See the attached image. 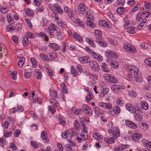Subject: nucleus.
I'll return each instance as SVG.
<instances>
[{"mask_svg": "<svg viewBox=\"0 0 151 151\" xmlns=\"http://www.w3.org/2000/svg\"><path fill=\"white\" fill-rule=\"evenodd\" d=\"M12 134V132H11L5 131L4 134V137H7L11 135Z\"/></svg>", "mask_w": 151, "mask_h": 151, "instance_id": "49", "label": "nucleus"}, {"mask_svg": "<svg viewBox=\"0 0 151 151\" xmlns=\"http://www.w3.org/2000/svg\"><path fill=\"white\" fill-rule=\"evenodd\" d=\"M89 67L94 71H98L99 69L97 63L94 61H91L89 64Z\"/></svg>", "mask_w": 151, "mask_h": 151, "instance_id": "2", "label": "nucleus"}, {"mask_svg": "<svg viewBox=\"0 0 151 151\" xmlns=\"http://www.w3.org/2000/svg\"><path fill=\"white\" fill-rule=\"evenodd\" d=\"M21 132L19 130L17 129L15 130L14 132V136L17 137L20 134Z\"/></svg>", "mask_w": 151, "mask_h": 151, "instance_id": "56", "label": "nucleus"}, {"mask_svg": "<svg viewBox=\"0 0 151 151\" xmlns=\"http://www.w3.org/2000/svg\"><path fill=\"white\" fill-rule=\"evenodd\" d=\"M18 37L14 35L12 38L13 41L15 43H17L18 42Z\"/></svg>", "mask_w": 151, "mask_h": 151, "instance_id": "58", "label": "nucleus"}, {"mask_svg": "<svg viewBox=\"0 0 151 151\" xmlns=\"http://www.w3.org/2000/svg\"><path fill=\"white\" fill-rule=\"evenodd\" d=\"M105 54L109 58L114 59L117 58V55L116 53L113 51L110 52L106 51L105 52Z\"/></svg>", "mask_w": 151, "mask_h": 151, "instance_id": "5", "label": "nucleus"}, {"mask_svg": "<svg viewBox=\"0 0 151 151\" xmlns=\"http://www.w3.org/2000/svg\"><path fill=\"white\" fill-rule=\"evenodd\" d=\"M86 42L92 47H96V45L94 44L93 40H90V38H86Z\"/></svg>", "mask_w": 151, "mask_h": 151, "instance_id": "27", "label": "nucleus"}, {"mask_svg": "<svg viewBox=\"0 0 151 151\" xmlns=\"http://www.w3.org/2000/svg\"><path fill=\"white\" fill-rule=\"evenodd\" d=\"M105 104L104 108H106L107 109H109L111 108L112 105L111 104L105 103Z\"/></svg>", "mask_w": 151, "mask_h": 151, "instance_id": "63", "label": "nucleus"}, {"mask_svg": "<svg viewBox=\"0 0 151 151\" xmlns=\"http://www.w3.org/2000/svg\"><path fill=\"white\" fill-rule=\"evenodd\" d=\"M107 62L109 64H110V65L113 67L115 69L117 68L119 66V63L116 60H110L107 59Z\"/></svg>", "mask_w": 151, "mask_h": 151, "instance_id": "6", "label": "nucleus"}, {"mask_svg": "<svg viewBox=\"0 0 151 151\" xmlns=\"http://www.w3.org/2000/svg\"><path fill=\"white\" fill-rule=\"evenodd\" d=\"M40 57L45 61L50 60V58H48V56L45 55L43 53H41L40 54Z\"/></svg>", "mask_w": 151, "mask_h": 151, "instance_id": "23", "label": "nucleus"}, {"mask_svg": "<svg viewBox=\"0 0 151 151\" xmlns=\"http://www.w3.org/2000/svg\"><path fill=\"white\" fill-rule=\"evenodd\" d=\"M28 38V37L25 36L22 40V43L23 45L24 46H26L29 44Z\"/></svg>", "mask_w": 151, "mask_h": 151, "instance_id": "34", "label": "nucleus"}, {"mask_svg": "<svg viewBox=\"0 0 151 151\" xmlns=\"http://www.w3.org/2000/svg\"><path fill=\"white\" fill-rule=\"evenodd\" d=\"M147 21V20L146 19H143L142 22L138 26V27L139 29H140L141 27H143L144 26V24L146 23Z\"/></svg>", "mask_w": 151, "mask_h": 151, "instance_id": "44", "label": "nucleus"}, {"mask_svg": "<svg viewBox=\"0 0 151 151\" xmlns=\"http://www.w3.org/2000/svg\"><path fill=\"white\" fill-rule=\"evenodd\" d=\"M8 21L10 24H13L14 19L11 17L10 14H8L7 15Z\"/></svg>", "mask_w": 151, "mask_h": 151, "instance_id": "35", "label": "nucleus"}, {"mask_svg": "<svg viewBox=\"0 0 151 151\" xmlns=\"http://www.w3.org/2000/svg\"><path fill=\"white\" fill-rule=\"evenodd\" d=\"M135 27H130L127 29V32L129 33L132 34L135 33Z\"/></svg>", "mask_w": 151, "mask_h": 151, "instance_id": "43", "label": "nucleus"}, {"mask_svg": "<svg viewBox=\"0 0 151 151\" xmlns=\"http://www.w3.org/2000/svg\"><path fill=\"white\" fill-rule=\"evenodd\" d=\"M74 124L76 127L75 129H77L78 128H79V122L77 120H76L74 121Z\"/></svg>", "mask_w": 151, "mask_h": 151, "instance_id": "61", "label": "nucleus"}, {"mask_svg": "<svg viewBox=\"0 0 151 151\" xmlns=\"http://www.w3.org/2000/svg\"><path fill=\"white\" fill-rule=\"evenodd\" d=\"M127 51L131 53L134 52H135V49L134 47H132V46L130 47L128 49Z\"/></svg>", "mask_w": 151, "mask_h": 151, "instance_id": "54", "label": "nucleus"}, {"mask_svg": "<svg viewBox=\"0 0 151 151\" xmlns=\"http://www.w3.org/2000/svg\"><path fill=\"white\" fill-rule=\"evenodd\" d=\"M109 89L108 88H103V91L101 93V95H100V96L102 97L104 96L105 95V94H106L108 93L109 91Z\"/></svg>", "mask_w": 151, "mask_h": 151, "instance_id": "38", "label": "nucleus"}, {"mask_svg": "<svg viewBox=\"0 0 151 151\" xmlns=\"http://www.w3.org/2000/svg\"><path fill=\"white\" fill-rule=\"evenodd\" d=\"M50 102L55 107H58L59 106V104L57 102L55 98L50 99Z\"/></svg>", "mask_w": 151, "mask_h": 151, "instance_id": "22", "label": "nucleus"}, {"mask_svg": "<svg viewBox=\"0 0 151 151\" xmlns=\"http://www.w3.org/2000/svg\"><path fill=\"white\" fill-rule=\"evenodd\" d=\"M76 68L78 70V73L79 72L80 73L82 71L81 66L80 65H76Z\"/></svg>", "mask_w": 151, "mask_h": 151, "instance_id": "57", "label": "nucleus"}, {"mask_svg": "<svg viewBox=\"0 0 151 151\" xmlns=\"http://www.w3.org/2000/svg\"><path fill=\"white\" fill-rule=\"evenodd\" d=\"M139 126L140 128L144 130H147L148 127L147 124L146 123H139Z\"/></svg>", "mask_w": 151, "mask_h": 151, "instance_id": "25", "label": "nucleus"}, {"mask_svg": "<svg viewBox=\"0 0 151 151\" xmlns=\"http://www.w3.org/2000/svg\"><path fill=\"white\" fill-rule=\"evenodd\" d=\"M124 48L127 50L130 47L132 46V45L129 43H125L123 45Z\"/></svg>", "mask_w": 151, "mask_h": 151, "instance_id": "55", "label": "nucleus"}, {"mask_svg": "<svg viewBox=\"0 0 151 151\" xmlns=\"http://www.w3.org/2000/svg\"><path fill=\"white\" fill-rule=\"evenodd\" d=\"M127 109L131 113H134L136 110L134 106L130 104H127L126 105Z\"/></svg>", "mask_w": 151, "mask_h": 151, "instance_id": "11", "label": "nucleus"}, {"mask_svg": "<svg viewBox=\"0 0 151 151\" xmlns=\"http://www.w3.org/2000/svg\"><path fill=\"white\" fill-rule=\"evenodd\" d=\"M142 137V135L141 134L139 133L134 134H133L132 136V138L135 141L138 140L139 139H141Z\"/></svg>", "mask_w": 151, "mask_h": 151, "instance_id": "20", "label": "nucleus"}, {"mask_svg": "<svg viewBox=\"0 0 151 151\" xmlns=\"http://www.w3.org/2000/svg\"><path fill=\"white\" fill-rule=\"evenodd\" d=\"M94 33L96 37H101V32L99 30H96L94 31Z\"/></svg>", "mask_w": 151, "mask_h": 151, "instance_id": "42", "label": "nucleus"}, {"mask_svg": "<svg viewBox=\"0 0 151 151\" xmlns=\"http://www.w3.org/2000/svg\"><path fill=\"white\" fill-rule=\"evenodd\" d=\"M30 61L32 64L33 67L35 68L37 67L36 63L37 61L35 58H30Z\"/></svg>", "mask_w": 151, "mask_h": 151, "instance_id": "36", "label": "nucleus"}, {"mask_svg": "<svg viewBox=\"0 0 151 151\" xmlns=\"http://www.w3.org/2000/svg\"><path fill=\"white\" fill-rule=\"evenodd\" d=\"M49 46L55 51L59 50L60 48L59 46L56 43H50L49 45Z\"/></svg>", "mask_w": 151, "mask_h": 151, "instance_id": "10", "label": "nucleus"}, {"mask_svg": "<svg viewBox=\"0 0 151 151\" xmlns=\"http://www.w3.org/2000/svg\"><path fill=\"white\" fill-rule=\"evenodd\" d=\"M29 71L28 70H26L25 71L24 73V76L25 77L27 78H29L32 75V72L31 69H29Z\"/></svg>", "mask_w": 151, "mask_h": 151, "instance_id": "18", "label": "nucleus"}, {"mask_svg": "<svg viewBox=\"0 0 151 151\" xmlns=\"http://www.w3.org/2000/svg\"><path fill=\"white\" fill-rule=\"evenodd\" d=\"M57 36L58 38L60 40H62L63 39V37L61 32L59 31L57 32Z\"/></svg>", "mask_w": 151, "mask_h": 151, "instance_id": "50", "label": "nucleus"}, {"mask_svg": "<svg viewBox=\"0 0 151 151\" xmlns=\"http://www.w3.org/2000/svg\"><path fill=\"white\" fill-rule=\"evenodd\" d=\"M144 144L147 147L149 148L151 147V141H148L147 140H145Z\"/></svg>", "mask_w": 151, "mask_h": 151, "instance_id": "41", "label": "nucleus"}, {"mask_svg": "<svg viewBox=\"0 0 151 151\" xmlns=\"http://www.w3.org/2000/svg\"><path fill=\"white\" fill-rule=\"evenodd\" d=\"M91 54L92 55L93 57L96 60L99 61H101L102 60V57L99 54L96 53V52H91Z\"/></svg>", "mask_w": 151, "mask_h": 151, "instance_id": "12", "label": "nucleus"}, {"mask_svg": "<svg viewBox=\"0 0 151 151\" xmlns=\"http://www.w3.org/2000/svg\"><path fill=\"white\" fill-rule=\"evenodd\" d=\"M109 81L111 83H116L117 81V79L114 76L111 75Z\"/></svg>", "mask_w": 151, "mask_h": 151, "instance_id": "39", "label": "nucleus"}, {"mask_svg": "<svg viewBox=\"0 0 151 151\" xmlns=\"http://www.w3.org/2000/svg\"><path fill=\"white\" fill-rule=\"evenodd\" d=\"M142 15V14L139 12L137 15L136 17V20L138 21H140L142 18L140 17Z\"/></svg>", "mask_w": 151, "mask_h": 151, "instance_id": "62", "label": "nucleus"}, {"mask_svg": "<svg viewBox=\"0 0 151 151\" xmlns=\"http://www.w3.org/2000/svg\"><path fill=\"white\" fill-rule=\"evenodd\" d=\"M86 7L85 5L81 3L78 6V11L81 13L84 14L86 11Z\"/></svg>", "mask_w": 151, "mask_h": 151, "instance_id": "7", "label": "nucleus"}, {"mask_svg": "<svg viewBox=\"0 0 151 151\" xmlns=\"http://www.w3.org/2000/svg\"><path fill=\"white\" fill-rule=\"evenodd\" d=\"M70 69L72 75L74 77L76 76L77 73L74 67L73 66H71L70 67Z\"/></svg>", "mask_w": 151, "mask_h": 151, "instance_id": "32", "label": "nucleus"}, {"mask_svg": "<svg viewBox=\"0 0 151 151\" xmlns=\"http://www.w3.org/2000/svg\"><path fill=\"white\" fill-rule=\"evenodd\" d=\"M53 7L57 10L58 13L62 14L63 12V9L60 6L57 4H54Z\"/></svg>", "mask_w": 151, "mask_h": 151, "instance_id": "26", "label": "nucleus"}, {"mask_svg": "<svg viewBox=\"0 0 151 151\" xmlns=\"http://www.w3.org/2000/svg\"><path fill=\"white\" fill-rule=\"evenodd\" d=\"M110 76L108 74H106L104 75V79L107 81H109Z\"/></svg>", "mask_w": 151, "mask_h": 151, "instance_id": "59", "label": "nucleus"}, {"mask_svg": "<svg viewBox=\"0 0 151 151\" xmlns=\"http://www.w3.org/2000/svg\"><path fill=\"white\" fill-rule=\"evenodd\" d=\"M140 6V5L139 4H138L137 6L134 7L132 10L130 11V13H132L134 12L137 11L138 9V8H139Z\"/></svg>", "mask_w": 151, "mask_h": 151, "instance_id": "53", "label": "nucleus"}, {"mask_svg": "<svg viewBox=\"0 0 151 151\" xmlns=\"http://www.w3.org/2000/svg\"><path fill=\"white\" fill-rule=\"evenodd\" d=\"M86 15H87V17L88 18V19H91L90 20L93 21L94 17L93 16V14L90 10H89L86 12Z\"/></svg>", "mask_w": 151, "mask_h": 151, "instance_id": "15", "label": "nucleus"}, {"mask_svg": "<svg viewBox=\"0 0 151 151\" xmlns=\"http://www.w3.org/2000/svg\"><path fill=\"white\" fill-rule=\"evenodd\" d=\"M92 21L90 20L89 19L86 22V24L87 26L93 28L95 27V25Z\"/></svg>", "mask_w": 151, "mask_h": 151, "instance_id": "29", "label": "nucleus"}, {"mask_svg": "<svg viewBox=\"0 0 151 151\" xmlns=\"http://www.w3.org/2000/svg\"><path fill=\"white\" fill-rule=\"evenodd\" d=\"M145 63L150 66L151 64V58H146L145 60Z\"/></svg>", "mask_w": 151, "mask_h": 151, "instance_id": "47", "label": "nucleus"}, {"mask_svg": "<svg viewBox=\"0 0 151 151\" xmlns=\"http://www.w3.org/2000/svg\"><path fill=\"white\" fill-rule=\"evenodd\" d=\"M109 41L111 44L114 46L117 45L118 44L117 41L115 40H112L111 39Z\"/></svg>", "mask_w": 151, "mask_h": 151, "instance_id": "60", "label": "nucleus"}, {"mask_svg": "<svg viewBox=\"0 0 151 151\" xmlns=\"http://www.w3.org/2000/svg\"><path fill=\"white\" fill-rule=\"evenodd\" d=\"M136 67L135 66H129L127 67V70L128 71L129 73H128L127 75V77L129 78L130 79H131V78H133V76H134V73H133L132 72V71L130 70H129V69H130L129 68H131V67Z\"/></svg>", "mask_w": 151, "mask_h": 151, "instance_id": "9", "label": "nucleus"}, {"mask_svg": "<svg viewBox=\"0 0 151 151\" xmlns=\"http://www.w3.org/2000/svg\"><path fill=\"white\" fill-rule=\"evenodd\" d=\"M141 104L142 108L145 109L147 110L148 109V105L146 101H142L141 102Z\"/></svg>", "mask_w": 151, "mask_h": 151, "instance_id": "21", "label": "nucleus"}, {"mask_svg": "<svg viewBox=\"0 0 151 151\" xmlns=\"http://www.w3.org/2000/svg\"><path fill=\"white\" fill-rule=\"evenodd\" d=\"M117 12L120 14H122L124 12V8L123 7H120L116 10Z\"/></svg>", "mask_w": 151, "mask_h": 151, "instance_id": "37", "label": "nucleus"}, {"mask_svg": "<svg viewBox=\"0 0 151 151\" xmlns=\"http://www.w3.org/2000/svg\"><path fill=\"white\" fill-rule=\"evenodd\" d=\"M6 144L5 139L3 138H0V145L3 146Z\"/></svg>", "mask_w": 151, "mask_h": 151, "instance_id": "45", "label": "nucleus"}, {"mask_svg": "<svg viewBox=\"0 0 151 151\" xmlns=\"http://www.w3.org/2000/svg\"><path fill=\"white\" fill-rule=\"evenodd\" d=\"M125 123L127 125L130 127L134 129H135L137 128V125L135 124L130 120H125Z\"/></svg>", "mask_w": 151, "mask_h": 151, "instance_id": "8", "label": "nucleus"}, {"mask_svg": "<svg viewBox=\"0 0 151 151\" xmlns=\"http://www.w3.org/2000/svg\"><path fill=\"white\" fill-rule=\"evenodd\" d=\"M57 23L62 28H65L66 27L67 24H64L62 22L58 21L57 22Z\"/></svg>", "mask_w": 151, "mask_h": 151, "instance_id": "51", "label": "nucleus"}, {"mask_svg": "<svg viewBox=\"0 0 151 151\" xmlns=\"http://www.w3.org/2000/svg\"><path fill=\"white\" fill-rule=\"evenodd\" d=\"M96 41L99 45L102 47H106L107 46V44L103 40L101 36L96 37Z\"/></svg>", "mask_w": 151, "mask_h": 151, "instance_id": "3", "label": "nucleus"}, {"mask_svg": "<svg viewBox=\"0 0 151 151\" xmlns=\"http://www.w3.org/2000/svg\"><path fill=\"white\" fill-rule=\"evenodd\" d=\"M131 68H129V70H132V72L134 73V80L137 82L141 83L142 81V76L141 74L138 72V69L136 67H131Z\"/></svg>", "mask_w": 151, "mask_h": 151, "instance_id": "1", "label": "nucleus"}, {"mask_svg": "<svg viewBox=\"0 0 151 151\" xmlns=\"http://www.w3.org/2000/svg\"><path fill=\"white\" fill-rule=\"evenodd\" d=\"M73 35L76 39L78 40L80 42H83V40L81 37L78 35L76 32H74Z\"/></svg>", "mask_w": 151, "mask_h": 151, "instance_id": "24", "label": "nucleus"}, {"mask_svg": "<svg viewBox=\"0 0 151 151\" xmlns=\"http://www.w3.org/2000/svg\"><path fill=\"white\" fill-rule=\"evenodd\" d=\"M122 87L121 86L117 85H113L111 87L112 90L114 92L117 91V90H119Z\"/></svg>", "mask_w": 151, "mask_h": 151, "instance_id": "28", "label": "nucleus"}, {"mask_svg": "<svg viewBox=\"0 0 151 151\" xmlns=\"http://www.w3.org/2000/svg\"><path fill=\"white\" fill-rule=\"evenodd\" d=\"M59 123L63 125H64L66 124L65 121V119L64 118H59Z\"/></svg>", "mask_w": 151, "mask_h": 151, "instance_id": "48", "label": "nucleus"}, {"mask_svg": "<svg viewBox=\"0 0 151 151\" xmlns=\"http://www.w3.org/2000/svg\"><path fill=\"white\" fill-rule=\"evenodd\" d=\"M36 76L38 79H40L42 77V75L40 71L38 69L36 70L35 71Z\"/></svg>", "mask_w": 151, "mask_h": 151, "instance_id": "33", "label": "nucleus"}, {"mask_svg": "<svg viewBox=\"0 0 151 151\" xmlns=\"http://www.w3.org/2000/svg\"><path fill=\"white\" fill-rule=\"evenodd\" d=\"M124 149V147L118 146L115 147L114 150L115 151H121Z\"/></svg>", "mask_w": 151, "mask_h": 151, "instance_id": "52", "label": "nucleus"}, {"mask_svg": "<svg viewBox=\"0 0 151 151\" xmlns=\"http://www.w3.org/2000/svg\"><path fill=\"white\" fill-rule=\"evenodd\" d=\"M134 113L135 114V117L142 115L141 111L139 109L136 110Z\"/></svg>", "mask_w": 151, "mask_h": 151, "instance_id": "46", "label": "nucleus"}, {"mask_svg": "<svg viewBox=\"0 0 151 151\" xmlns=\"http://www.w3.org/2000/svg\"><path fill=\"white\" fill-rule=\"evenodd\" d=\"M60 86L61 87V88L62 89L63 92L65 93H68V91H67V88L65 86V84L63 83L60 85Z\"/></svg>", "mask_w": 151, "mask_h": 151, "instance_id": "31", "label": "nucleus"}, {"mask_svg": "<svg viewBox=\"0 0 151 151\" xmlns=\"http://www.w3.org/2000/svg\"><path fill=\"white\" fill-rule=\"evenodd\" d=\"M47 134V132L45 131H43L41 132V137L42 139L45 140V143H47L49 142V139L45 136L46 134Z\"/></svg>", "mask_w": 151, "mask_h": 151, "instance_id": "14", "label": "nucleus"}, {"mask_svg": "<svg viewBox=\"0 0 151 151\" xmlns=\"http://www.w3.org/2000/svg\"><path fill=\"white\" fill-rule=\"evenodd\" d=\"M25 59L24 57H20L19 60L18 64L19 66L21 68L24 63Z\"/></svg>", "mask_w": 151, "mask_h": 151, "instance_id": "16", "label": "nucleus"}, {"mask_svg": "<svg viewBox=\"0 0 151 151\" xmlns=\"http://www.w3.org/2000/svg\"><path fill=\"white\" fill-rule=\"evenodd\" d=\"M82 110L86 114L89 116H91L92 115V111L91 109L89 108L86 104L83 105L82 108Z\"/></svg>", "mask_w": 151, "mask_h": 151, "instance_id": "4", "label": "nucleus"}, {"mask_svg": "<svg viewBox=\"0 0 151 151\" xmlns=\"http://www.w3.org/2000/svg\"><path fill=\"white\" fill-rule=\"evenodd\" d=\"M26 13L27 15L29 17H31L32 14V11L31 10L28 9L27 10Z\"/></svg>", "mask_w": 151, "mask_h": 151, "instance_id": "64", "label": "nucleus"}, {"mask_svg": "<svg viewBox=\"0 0 151 151\" xmlns=\"http://www.w3.org/2000/svg\"><path fill=\"white\" fill-rule=\"evenodd\" d=\"M101 68L103 71L109 72L110 71V70L109 68L107 67L106 64L105 63H103L101 65Z\"/></svg>", "mask_w": 151, "mask_h": 151, "instance_id": "17", "label": "nucleus"}, {"mask_svg": "<svg viewBox=\"0 0 151 151\" xmlns=\"http://www.w3.org/2000/svg\"><path fill=\"white\" fill-rule=\"evenodd\" d=\"M50 99L55 98L57 97V92L54 90H50Z\"/></svg>", "mask_w": 151, "mask_h": 151, "instance_id": "19", "label": "nucleus"}, {"mask_svg": "<svg viewBox=\"0 0 151 151\" xmlns=\"http://www.w3.org/2000/svg\"><path fill=\"white\" fill-rule=\"evenodd\" d=\"M104 140L108 143H114L115 142L114 139L113 138H105Z\"/></svg>", "mask_w": 151, "mask_h": 151, "instance_id": "30", "label": "nucleus"}, {"mask_svg": "<svg viewBox=\"0 0 151 151\" xmlns=\"http://www.w3.org/2000/svg\"><path fill=\"white\" fill-rule=\"evenodd\" d=\"M79 60L82 63H86L89 62L90 63L91 61L89 57L87 56H84L81 58H80Z\"/></svg>", "mask_w": 151, "mask_h": 151, "instance_id": "13", "label": "nucleus"}, {"mask_svg": "<svg viewBox=\"0 0 151 151\" xmlns=\"http://www.w3.org/2000/svg\"><path fill=\"white\" fill-rule=\"evenodd\" d=\"M69 133V130H67L65 131L64 133L62 134V137L63 138H66Z\"/></svg>", "mask_w": 151, "mask_h": 151, "instance_id": "40", "label": "nucleus"}]
</instances>
